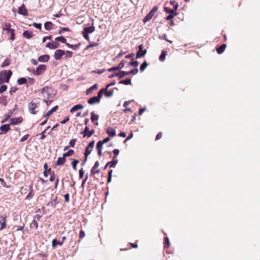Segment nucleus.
Listing matches in <instances>:
<instances>
[{"label": "nucleus", "mask_w": 260, "mask_h": 260, "mask_svg": "<svg viewBox=\"0 0 260 260\" xmlns=\"http://www.w3.org/2000/svg\"><path fill=\"white\" fill-rule=\"evenodd\" d=\"M164 10L167 13H169L170 14H174V13H176V12H174V10L170 9L168 7H165Z\"/></svg>", "instance_id": "nucleus-38"}, {"label": "nucleus", "mask_w": 260, "mask_h": 260, "mask_svg": "<svg viewBox=\"0 0 260 260\" xmlns=\"http://www.w3.org/2000/svg\"><path fill=\"white\" fill-rule=\"evenodd\" d=\"M28 137H29V135H25V136H24L23 137H22L21 138L20 141L21 142H23L26 141L28 139Z\"/></svg>", "instance_id": "nucleus-55"}, {"label": "nucleus", "mask_w": 260, "mask_h": 260, "mask_svg": "<svg viewBox=\"0 0 260 260\" xmlns=\"http://www.w3.org/2000/svg\"><path fill=\"white\" fill-rule=\"evenodd\" d=\"M65 54H66V57H71L72 56L73 53L71 51H67L65 52Z\"/></svg>", "instance_id": "nucleus-56"}, {"label": "nucleus", "mask_w": 260, "mask_h": 260, "mask_svg": "<svg viewBox=\"0 0 260 260\" xmlns=\"http://www.w3.org/2000/svg\"><path fill=\"white\" fill-rule=\"evenodd\" d=\"M106 133L111 137H114L116 135V131L112 127H108L106 129Z\"/></svg>", "instance_id": "nucleus-18"}, {"label": "nucleus", "mask_w": 260, "mask_h": 260, "mask_svg": "<svg viewBox=\"0 0 260 260\" xmlns=\"http://www.w3.org/2000/svg\"><path fill=\"white\" fill-rule=\"evenodd\" d=\"M76 140L72 139L69 142V146L71 147H73L75 144Z\"/></svg>", "instance_id": "nucleus-54"}, {"label": "nucleus", "mask_w": 260, "mask_h": 260, "mask_svg": "<svg viewBox=\"0 0 260 260\" xmlns=\"http://www.w3.org/2000/svg\"><path fill=\"white\" fill-rule=\"evenodd\" d=\"M94 133V130L92 129L91 131H89L88 126H86L84 128V131L82 132V134H83L84 138L86 136H87L88 137H90Z\"/></svg>", "instance_id": "nucleus-11"}, {"label": "nucleus", "mask_w": 260, "mask_h": 260, "mask_svg": "<svg viewBox=\"0 0 260 260\" xmlns=\"http://www.w3.org/2000/svg\"><path fill=\"white\" fill-rule=\"evenodd\" d=\"M49 56L48 55H43L39 57L38 61L39 62H47L49 59Z\"/></svg>", "instance_id": "nucleus-20"}, {"label": "nucleus", "mask_w": 260, "mask_h": 260, "mask_svg": "<svg viewBox=\"0 0 260 260\" xmlns=\"http://www.w3.org/2000/svg\"><path fill=\"white\" fill-rule=\"evenodd\" d=\"M17 88L16 87H12L10 88V90L9 91L10 94H13L14 93H15L17 90Z\"/></svg>", "instance_id": "nucleus-47"}, {"label": "nucleus", "mask_w": 260, "mask_h": 260, "mask_svg": "<svg viewBox=\"0 0 260 260\" xmlns=\"http://www.w3.org/2000/svg\"><path fill=\"white\" fill-rule=\"evenodd\" d=\"M157 10V7H154L149 12V13L144 18L143 22L144 23L149 21L154 16V14Z\"/></svg>", "instance_id": "nucleus-4"}, {"label": "nucleus", "mask_w": 260, "mask_h": 260, "mask_svg": "<svg viewBox=\"0 0 260 260\" xmlns=\"http://www.w3.org/2000/svg\"><path fill=\"white\" fill-rule=\"evenodd\" d=\"M74 153V151L73 150H70L67 152L63 154V156L65 158L66 157H69L72 156Z\"/></svg>", "instance_id": "nucleus-33"}, {"label": "nucleus", "mask_w": 260, "mask_h": 260, "mask_svg": "<svg viewBox=\"0 0 260 260\" xmlns=\"http://www.w3.org/2000/svg\"><path fill=\"white\" fill-rule=\"evenodd\" d=\"M64 200L66 202H69V193H67L64 196Z\"/></svg>", "instance_id": "nucleus-64"}, {"label": "nucleus", "mask_w": 260, "mask_h": 260, "mask_svg": "<svg viewBox=\"0 0 260 260\" xmlns=\"http://www.w3.org/2000/svg\"><path fill=\"white\" fill-rule=\"evenodd\" d=\"M7 89V87L5 85H2L0 87V93L5 91Z\"/></svg>", "instance_id": "nucleus-48"}, {"label": "nucleus", "mask_w": 260, "mask_h": 260, "mask_svg": "<svg viewBox=\"0 0 260 260\" xmlns=\"http://www.w3.org/2000/svg\"><path fill=\"white\" fill-rule=\"evenodd\" d=\"M226 48V44H222L218 48H217L216 51L218 54L222 53L225 50Z\"/></svg>", "instance_id": "nucleus-28"}, {"label": "nucleus", "mask_w": 260, "mask_h": 260, "mask_svg": "<svg viewBox=\"0 0 260 260\" xmlns=\"http://www.w3.org/2000/svg\"><path fill=\"white\" fill-rule=\"evenodd\" d=\"M92 149H91L87 147L85 149V151L84 152V155L85 157H86V159H87V156L91 153V152L92 151Z\"/></svg>", "instance_id": "nucleus-31"}, {"label": "nucleus", "mask_w": 260, "mask_h": 260, "mask_svg": "<svg viewBox=\"0 0 260 260\" xmlns=\"http://www.w3.org/2000/svg\"><path fill=\"white\" fill-rule=\"evenodd\" d=\"M23 36L26 39H30L32 37L33 34L31 31L26 30L23 32Z\"/></svg>", "instance_id": "nucleus-23"}, {"label": "nucleus", "mask_w": 260, "mask_h": 260, "mask_svg": "<svg viewBox=\"0 0 260 260\" xmlns=\"http://www.w3.org/2000/svg\"><path fill=\"white\" fill-rule=\"evenodd\" d=\"M117 163V160H113L110 162H109L107 164V165H110V168H113L114 167L115 165Z\"/></svg>", "instance_id": "nucleus-44"}, {"label": "nucleus", "mask_w": 260, "mask_h": 260, "mask_svg": "<svg viewBox=\"0 0 260 260\" xmlns=\"http://www.w3.org/2000/svg\"><path fill=\"white\" fill-rule=\"evenodd\" d=\"M66 161V158L62 156L61 157H58L55 164L58 166L62 165Z\"/></svg>", "instance_id": "nucleus-24"}, {"label": "nucleus", "mask_w": 260, "mask_h": 260, "mask_svg": "<svg viewBox=\"0 0 260 260\" xmlns=\"http://www.w3.org/2000/svg\"><path fill=\"white\" fill-rule=\"evenodd\" d=\"M85 236V232L81 230L80 232V234H79V237L81 239H82Z\"/></svg>", "instance_id": "nucleus-60"}, {"label": "nucleus", "mask_w": 260, "mask_h": 260, "mask_svg": "<svg viewBox=\"0 0 260 260\" xmlns=\"http://www.w3.org/2000/svg\"><path fill=\"white\" fill-rule=\"evenodd\" d=\"M32 185H31L30 186V187H29L31 190L28 193L27 196H26V199H31L34 196V194L32 193Z\"/></svg>", "instance_id": "nucleus-43"}, {"label": "nucleus", "mask_w": 260, "mask_h": 260, "mask_svg": "<svg viewBox=\"0 0 260 260\" xmlns=\"http://www.w3.org/2000/svg\"><path fill=\"white\" fill-rule=\"evenodd\" d=\"M1 73H3V79L5 80V82L7 83L9 82V79L11 78V75H12V72H11V71H4L2 72Z\"/></svg>", "instance_id": "nucleus-8"}, {"label": "nucleus", "mask_w": 260, "mask_h": 260, "mask_svg": "<svg viewBox=\"0 0 260 260\" xmlns=\"http://www.w3.org/2000/svg\"><path fill=\"white\" fill-rule=\"evenodd\" d=\"M82 34H83V37L84 38V39H86V40L89 41V37L88 36V34L87 32H85V31H84V30L83 31Z\"/></svg>", "instance_id": "nucleus-51"}, {"label": "nucleus", "mask_w": 260, "mask_h": 260, "mask_svg": "<svg viewBox=\"0 0 260 260\" xmlns=\"http://www.w3.org/2000/svg\"><path fill=\"white\" fill-rule=\"evenodd\" d=\"M26 79L25 78H20L18 79L17 82L19 85H22L26 82Z\"/></svg>", "instance_id": "nucleus-40"}, {"label": "nucleus", "mask_w": 260, "mask_h": 260, "mask_svg": "<svg viewBox=\"0 0 260 260\" xmlns=\"http://www.w3.org/2000/svg\"><path fill=\"white\" fill-rule=\"evenodd\" d=\"M103 91L104 90H100L99 91L97 96L92 97L88 100V103L90 105L99 103L103 94Z\"/></svg>", "instance_id": "nucleus-2"}, {"label": "nucleus", "mask_w": 260, "mask_h": 260, "mask_svg": "<svg viewBox=\"0 0 260 260\" xmlns=\"http://www.w3.org/2000/svg\"><path fill=\"white\" fill-rule=\"evenodd\" d=\"M38 106L39 104L38 103H35L33 102H30L28 106L29 112L31 114H36L37 113V111L35 109L38 108Z\"/></svg>", "instance_id": "nucleus-6"}, {"label": "nucleus", "mask_w": 260, "mask_h": 260, "mask_svg": "<svg viewBox=\"0 0 260 260\" xmlns=\"http://www.w3.org/2000/svg\"><path fill=\"white\" fill-rule=\"evenodd\" d=\"M91 114V121L92 122H93L94 121H97L99 119V115L95 114L93 112H92Z\"/></svg>", "instance_id": "nucleus-37"}, {"label": "nucleus", "mask_w": 260, "mask_h": 260, "mask_svg": "<svg viewBox=\"0 0 260 260\" xmlns=\"http://www.w3.org/2000/svg\"><path fill=\"white\" fill-rule=\"evenodd\" d=\"M94 141H92L91 142H90L88 145L87 146V147H89L91 149H93V147L94 146Z\"/></svg>", "instance_id": "nucleus-61"}, {"label": "nucleus", "mask_w": 260, "mask_h": 260, "mask_svg": "<svg viewBox=\"0 0 260 260\" xmlns=\"http://www.w3.org/2000/svg\"><path fill=\"white\" fill-rule=\"evenodd\" d=\"M138 48L139 50L136 54V58H139L143 57L147 53L146 50H143V46L142 45H139Z\"/></svg>", "instance_id": "nucleus-5"}, {"label": "nucleus", "mask_w": 260, "mask_h": 260, "mask_svg": "<svg viewBox=\"0 0 260 260\" xmlns=\"http://www.w3.org/2000/svg\"><path fill=\"white\" fill-rule=\"evenodd\" d=\"M65 54V51L58 49L55 51L54 55V57L56 60H59L61 57Z\"/></svg>", "instance_id": "nucleus-10"}, {"label": "nucleus", "mask_w": 260, "mask_h": 260, "mask_svg": "<svg viewBox=\"0 0 260 260\" xmlns=\"http://www.w3.org/2000/svg\"><path fill=\"white\" fill-rule=\"evenodd\" d=\"M138 69L137 68H136L135 69H133L131 70L129 72H128V75L133 74V75H136L138 73Z\"/></svg>", "instance_id": "nucleus-46"}, {"label": "nucleus", "mask_w": 260, "mask_h": 260, "mask_svg": "<svg viewBox=\"0 0 260 260\" xmlns=\"http://www.w3.org/2000/svg\"><path fill=\"white\" fill-rule=\"evenodd\" d=\"M59 44L56 42H49L48 43L46 47L52 49H55L59 47Z\"/></svg>", "instance_id": "nucleus-14"}, {"label": "nucleus", "mask_w": 260, "mask_h": 260, "mask_svg": "<svg viewBox=\"0 0 260 260\" xmlns=\"http://www.w3.org/2000/svg\"><path fill=\"white\" fill-rule=\"evenodd\" d=\"M47 131V129H45L41 134V140H43L45 138L46 136L44 135L45 133Z\"/></svg>", "instance_id": "nucleus-63"}, {"label": "nucleus", "mask_w": 260, "mask_h": 260, "mask_svg": "<svg viewBox=\"0 0 260 260\" xmlns=\"http://www.w3.org/2000/svg\"><path fill=\"white\" fill-rule=\"evenodd\" d=\"M84 172L83 171V169L82 168L79 170V177L80 178H82L83 177Z\"/></svg>", "instance_id": "nucleus-57"}, {"label": "nucleus", "mask_w": 260, "mask_h": 260, "mask_svg": "<svg viewBox=\"0 0 260 260\" xmlns=\"http://www.w3.org/2000/svg\"><path fill=\"white\" fill-rule=\"evenodd\" d=\"M50 89L48 86L44 87L40 92V95L43 97L44 99H50V96L52 98L50 94Z\"/></svg>", "instance_id": "nucleus-3"}, {"label": "nucleus", "mask_w": 260, "mask_h": 260, "mask_svg": "<svg viewBox=\"0 0 260 260\" xmlns=\"http://www.w3.org/2000/svg\"><path fill=\"white\" fill-rule=\"evenodd\" d=\"M98 88V84H95L94 85H93V86H92L91 87H90V88H89L87 91H86V94H89L92 90H93L94 89H96Z\"/></svg>", "instance_id": "nucleus-34"}, {"label": "nucleus", "mask_w": 260, "mask_h": 260, "mask_svg": "<svg viewBox=\"0 0 260 260\" xmlns=\"http://www.w3.org/2000/svg\"><path fill=\"white\" fill-rule=\"evenodd\" d=\"M10 129L9 124H4L0 127V134H5Z\"/></svg>", "instance_id": "nucleus-17"}, {"label": "nucleus", "mask_w": 260, "mask_h": 260, "mask_svg": "<svg viewBox=\"0 0 260 260\" xmlns=\"http://www.w3.org/2000/svg\"><path fill=\"white\" fill-rule=\"evenodd\" d=\"M119 152V151L118 149H114V150H113V153L114 154V158H115L117 155H118Z\"/></svg>", "instance_id": "nucleus-59"}, {"label": "nucleus", "mask_w": 260, "mask_h": 260, "mask_svg": "<svg viewBox=\"0 0 260 260\" xmlns=\"http://www.w3.org/2000/svg\"><path fill=\"white\" fill-rule=\"evenodd\" d=\"M12 25L9 20H5L2 23V29L7 31L8 35H10V39L14 41L15 39V29L11 28Z\"/></svg>", "instance_id": "nucleus-1"}, {"label": "nucleus", "mask_w": 260, "mask_h": 260, "mask_svg": "<svg viewBox=\"0 0 260 260\" xmlns=\"http://www.w3.org/2000/svg\"><path fill=\"white\" fill-rule=\"evenodd\" d=\"M31 226L32 227H35L36 229H37L38 226V224L37 220H36L35 219L33 220L31 223Z\"/></svg>", "instance_id": "nucleus-49"}, {"label": "nucleus", "mask_w": 260, "mask_h": 260, "mask_svg": "<svg viewBox=\"0 0 260 260\" xmlns=\"http://www.w3.org/2000/svg\"><path fill=\"white\" fill-rule=\"evenodd\" d=\"M11 124H17L22 122V117L15 118L11 119Z\"/></svg>", "instance_id": "nucleus-22"}, {"label": "nucleus", "mask_w": 260, "mask_h": 260, "mask_svg": "<svg viewBox=\"0 0 260 260\" xmlns=\"http://www.w3.org/2000/svg\"><path fill=\"white\" fill-rule=\"evenodd\" d=\"M43 101L47 105H49L52 102V100H49V99H44Z\"/></svg>", "instance_id": "nucleus-62"}, {"label": "nucleus", "mask_w": 260, "mask_h": 260, "mask_svg": "<svg viewBox=\"0 0 260 260\" xmlns=\"http://www.w3.org/2000/svg\"><path fill=\"white\" fill-rule=\"evenodd\" d=\"M177 15V13H174V14H170L169 15H168L167 18H166V19L167 20H171L175 16H176Z\"/></svg>", "instance_id": "nucleus-53"}, {"label": "nucleus", "mask_w": 260, "mask_h": 260, "mask_svg": "<svg viewBox=\"0 0 260 260\" xmlns=\"http://www.w3.org/2000/svg\"><path fill=\"white\" fill-rule=\"evenodd\" d=\"M119 83L124 85H129L131 83V80L130 79H126L125 80L120 81Z\"/></svg>", "instance_id": "nucleus-35"}, {"label": "nucleus", "mask_w": 260, "mask_h": 260, "mask_svg": "<svg viewBox=\"0 0 260 260\" xmlns=\"http://www.w3.org/2000/svg\"><path fill=\"white\" fill-rule=\"evenodd\" d=\"M148 66V63L146 61L143 62V63L141 65L140 69L141 72H143L145 70L146 67Z\"/></svg>", "instance_id": "nucleus-41"}, {"label": "nucleus", "mask_w": 260, "mask_h": 260, "mask_svg": "<svg viewBox=\"0 0 260 260\" xmlns=\"http://www.w3.org/2000/svg\"><path fill=\"white\" fill-rule=\"evenodd\" d=\"M130 65L133 67H137L139 65V62L138 61H133L129 63Z\"/></svg>", "instance_id": "nucleus-50"}, {"label": "nucleus", "mask_w": 260, "mask_h": 260, "mask_svg": "<svg viewBox=\"0 0 260 260\" xmlns=\"http://www.w3.org/2000/svg\"><path fill=\"white\" fill-rule=\"evenodd\" d=\"M18 13L20 14L23 15L24 16H26L27 14V12L26 8L24 6V5H22L21 6L19 7L18 8Z\"/></svg>", "instance_id": "nucleus-16"}, {"label": "nucleus", "mask_w": 260, "mask_h": 260, "mask_svg": "<svg viewBox=\"0 0 260 260\" xmlns=\"http://www.w3.org/2000/svg\"><path fill=\"white\" fill-rule=\"evenodd\" d=\"M166 51H162L161 53V54L159 56V59L161 61H164L165 60L166 56Z\"/></svg>", "instance_id": "nucleus-32"}, {"label": "nucleus", "mask_w": 260, "mask_h": 260, "mask_svg": "<svg viewBox=\"0 0 260 260\" xmlns=\"http://www.w3.org/2000/svg\"><path fill=\"white\" fill-rule=\"evenodd\" d=\"M125 62V61L124 60H122L117 67H114L110 68L108 70V71L109 72H112L114 71H117V70L122 69L123 68Z\"/></svg>", "instance_id": "nucleus-9"}, {"label": "nucleus", "mask_w": 260, "mask_h": 260, "mask_svg": "<svg viewBox=\"0 0 260 260\" xmlns=\"http://www.w3.org/2000/svg\"><path fill=\"white\" fill-rule=\"evenodd\" d=\"M44 27L46 30H50L52 28V23L50 21H48L45 23Z\"/></svg>", "instance_id": "nucleus-30"}, {"label": "nucleus", "mask_w": 260, "mask_h": 260, "mask_svg": "<svg viewBox=\"0 0 260 260\" xmlns=\"http://www.w3.org/2000/svg\"><path fill=\"white\" fill-rule=\"evenodd\" d=\"M99 165H100L99 161H96L91 170V173L92 175H94L95 174L99 173L100 172L99 169L96 170V169L99 167Z\"/></svg>", "instance_id": "nucleus-15"}, {"label": "nucleus", "mask_w": 260, "mask_h": 260, "mask_svg": "<svg viewBox=\"0 0 260 260\" xmlns=\"http://www.w3.org/2000/svg\"><path fill=\"white\" fill-rule=\"evenodd\" d=\"M32 25L38 29H41L42 28V24L41 23H34Z\"/></svg>", "instance_id": "nucleus-52"}, {"label": "nucleus", "mask_w": 260, "mask_h": 260, "mask_svg": "<svg viewBox=\"0 0 260 260\" xmlns=\"http://www.w3.org/2000/svg\"><path fill=\"white\" fill-rule=\"evenodd\" d=\"M3 73H0V85H2L4 82H5V80L3 78Z\"/></svg>", "instance_id": "nucleus-58"}, {"label": "nucleus", "mask_w": 260, "mask_h": 260, "mask_svg": "<svg viewBox=\"0 0 260 260\" xmlns=\"http://www.w3.org/2000/svg\"><path fill=\"white\" fill-rule=\"evenodd\" d=\"M79 162V161L76 159H73L72 161V165L73 167V169L74 170L76 171L77 170L76 165Z\"/></svg>", "instance_id": "nucleus-39"}, {"label": "nucleus", "mask_w": 260, "mask_h": 260, "mask_svg": "<svg viewBox=\"0 0 260 260\" xmlns=\"http://www.w3.org/2000/svg\"><path fill=\"white\" fill-rule=\"evenodd\" d=\"M57 197H56L54 199H52V201L50 202H49L47 204V206L49 207H52L53 208H55L56 205L57 204Z\"/></svg>", "instance_id": "nucleus-26"}, {"label": "nucleus", "mask_w": 260, "mask_h": 260, "mask_svg": "<svg viewBox=\"0 0 260 260\" xmlns=\"http://www.w3.org/2000/svg\"><path fill=\"white\" fill-rule=\"evenodd\" d=\"M46 69V67L44 64H40L37 68L36 71H34V74L37 76L41 75Z\"/></svg>", "instance_id": "nucleus-7"}, {"label": "nucleus", "mask_w": 260, "mask_h": 260, "mask_svg": "<svg viewBox=\"0 0 260 260\" xmlns=\"http://www.w3.org/2000/svg\"><path fill=\"white\" fill-rule=\"evenodd\" d=\"M126 75H128V72L120 71L118 73H115V76H118L119 78H122Z\"/></svg>", "instance_id": "nucleus-29"}, {"label": "nucleus", "mask_w": 260, "mask_h": 260, "mask_svg": "<svg viewBox=\"0 0 260 260\" xmlns=\"http://www.w3.org/2000/svg\"><path fill=\"white\" fill-rule=\"evenodd\" d=\"M95 30V27L93 25H92L90 27H85L84 28V31H85V32H87L88 34H90L93 32Z\"/></svg>", "instance_id": "nucleus-25"}, {"label": "nucleus", "mask_w": 260, "mask_h": 260, "mask_svg": "<svg viewBox=\"0 0 260 260\" xmlns=\"http://www.w3.org/2000/svg\"><path fill=\"white\" fill-rule=\"evenodd\" d=\"M103 144H104L102 142V141H99L96 144V149L98 150V155L100 157H101L102 155Z\"/></svg>", "instance_id": "nucleus-13"}, {"label": "nucleus", "mask_w": 260, "mask_h": 260, "mask_svg": "<svg viewBox=\"0 0 260 260\" xmlns=\"http://www.w3.org/2000/svg\"><path fill=\"white\" fill-rule=\"evenodd\" d=\"M7 217V215L6 214H3L1 215L0 216V224H1V227L0 230H2L5 229L6 227V218Z\"/></svg>", "instance_id": "nucleus-12"}, {"label": "nucleus", "mask_w": 260, "mask_h": 260, "mask_svg": "<svg viewBox=\"0 0 260 260\" xmlns=\"http://www.w3.org/2000/svg\"><path fill=\"white\" fill-rule=\"evenodd\" d=\"M62 242H58L56 239H53L52 241V246L54 248L56 245H61Z\"/></svg>", "instance_id": "nucleus-36"}, {"label": "nucleus", "mask_w": 260, "mask_h": 260, "mask_svg": "<svg viewBox=\"0 0 260 260\" xmlns=\"http://www.w3.org/2000/svg\"><path fill=\"white\" fill-rule=\"evenodd\" d=\"M58 109V106H55L53 108H52L51 110L48 111L47 113L44 116V117H49L54 112H55Z\"/></svg>", "instance_id": "nucleus-27"}, {"label": "nucleus", "mask_w": 260, "mask_h": 260, "mask_svg": "<svg viewBox=\"0 0 260 260\" xmlns=\"http://www.w3.org/2000/svg\"><path fill=\"white\" fill-rule=\"evenodd\" d=\"M10 64V61L8 59H6L2 64L1 67L2 68H4L6 66H8Z\"/></svg>", "instance_id": "nucleus-45"}, {"label": "nucleus", "mask_w": 260, "mask_h": 260, "mask_svg": "<svg viewBox=\"0 0 260 260\" xmlns=\"http://www.w3.org/2000/svg\"><path fill=\"white\" fill-rule=\"evenodd\" d=\"M83 108V106L81 104H78L73 106L70 110V112L73 113L76 111L81 110Z\"/></svg>", "instance_id": "nucleus-21"}, {"label": "nucleus", "mask_w": 260, "mask_h": 260, "mask_svg": "<svg viewBox=\"0 0 260 260\" xmlns=\"http://www.w3.org/2000/svg\"><path fill=\"white\" fill-rule=\"evenodd\" d=\"M55 41H59L62 43H66L67 40L63 37H58L55 38Z\"/></svg>", "instance_id": "nucleus-42"}, {"label": "nucleus", "mask_w": 260, "mask_h": 260, "mask_svg": "<svg viewBox=\"0 0 260 260\" xmlns=\"http://www.w3.org/2000/svg\"><path fill=\"white\" fill-rule=\"evenodd\" d=\"M101 90H104L103 94L104 93L106 97H111L113 95V91L112 90H108V89L106 88H102Z\"/></svg>", "instance_id": "nucleus-19"}]
</instances>
